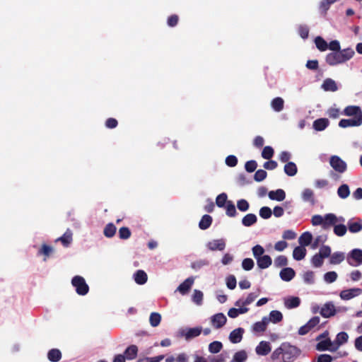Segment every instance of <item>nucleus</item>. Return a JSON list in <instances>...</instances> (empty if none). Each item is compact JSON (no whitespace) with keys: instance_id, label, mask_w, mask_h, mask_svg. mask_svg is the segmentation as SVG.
<instances>
[{"instance_id":"54","label":"nucleus","mask_w":362,"mask_h":362,"mask_svg":"<svg viewBox=\"0 0 362 362\" xmlns=\"http://www.w3.org/2000/svg\"><path fill=\"white\" fill-rule=\"evenodd\" d=\"M324 262V258L318 253L315 254L311 259V263L315 267H320Z\"/></svg>"},{"instance_id":"1","label":"nucleus","mask_w":362,"mask_h":362,"mask_svg":"<svg viewBox=\"0 0 362 362\" xmlns=\"http://www.w3.org/2000/svg\"><path fill=\"white\" fill-rule=\"evenodd\" d=\"M354 55V51L351 48H346L327 54L325 57V62L329 66H336L347 62Z\"/></svg>"},{"instance_id":"17","label":"nucleus","mask_w":362,"mask_h":362,"mask_svg":"<svg viewBox=\"0 0 362 362\" xmlns=\"http://www.w3.org/2000/svg\"><path fill=\"white\" fill-rule=\"evenodd\" d=\"M257 264L259 269H264L272 265V259L269 255H264L260 258H257Z\"/></svg>"},{"instance_id":"57","label":"nucleus","mask_w":362,"mask_h":362,"mask_svg":"<svg viewBox=\"0 0 362 362\" xmlns=\"http://www.w3.org/2000/svg\"><path fill=\"white\" fill-rule=\"evenodd\" d=\"M164 358V355H158L153 357H145L143 358H140L136 362H160Z\"/></svg>"},{"instance_id":"43","label":"nucleus","mask_w":362,"mask_h":362,"mask_svg":"<svg viewBox=\"0 0 362 362\" xmlns=\"http://www.w3.org/2000/svg\"><path fill=\"white\" fill-rule=\"evenodd\" d=\"M269 322L271 321L273 323H278L283 319L282 313L279 310H272L269 313Z\"/></svg>"},{"instance_id":"9","label":"nucleus","mask_w":362,"mask_h":362,"mask_svg":"<svg viewBox=\"0 0 362 362\" xmlns=\"http://www.w3.org/2000/svg\"><path fill=\"white\" fill-rule=\"evenodd\" d=\"M211 321L215 328L219 329L226 323L227 319L223 313H217L211 317Z\"/></svg>"},{"instance_id":"50","label":"nucleus","mask_w":362,"mask_h":362,"mask_svg":"<svg viewBox=\"0 0 362 362\" xmlns=\"http://www.w3.org/2000/svg\"><path fill=\"white\" fill-rule=\"evenodd\" d=\"M252 254L254 257L257 259V258H260L262 257L264 253V247L260 245H256L252 248Z\"/></svg>"},{"instance_id":"3","label":"nucleus","mask_w":362,"mask_h":362,"mask_svg":"<svg viewBox=\"0 0 362 362\" xmlns=\"http://www.w3.org/2000/svg\"><path fill=\"white\" fill-rule=\"evenodd\" d=\"M284 358L287 361H292L300 354V350L288 343H283Z\"/></svg>"},{"instance_id":"29","label":"nucleus","mask_w":362,"mask_h":362,"mask_svg":"<svg viewBox=\"0 0 362 362\" xmlns=\"http://www.w3.org/2000/svg\"><path fill=\"white\" fill-rule=\"evenodd\" d=\"M57 241H60L64 247H68L72 242V232L68 229Z\"/></svg>"},{"instance_id":"25","label":"nucleus","mask_w":362,"mask_h":362,"mask_svg":"<svg viewBox=\"0 0 362 362\" xmlns=\"http://www.w3.org/2000/svg\"><path fill=\"white\" fill-rule=\"evenodd\" d=\"M336 1H337V0H322L319 6L320 13L325 16L330 6Z\"/></svg>"},{"instance_id":"15","label":"nucleus","mask_w":362,"mask_h":362,"mask_svg":"<svg viewBox=\"0 0 362 362\" xmlns=\"http://www.w3.org/2000/svg\"><path fill=\"white\" fill-rule=\"evenodd\" d=\"M244 329L239 327L233 330L229 335L230 341L233 344L239 343L243 339Z\"/></svg>"},{"instance_id":"36","label":"nucleus","mask_w":362,"mask_h":362,"mask_svg":"<svg viewBox=\"0 0 362 362\" xmlns=\"http://www.w3.org/2000/svg\"><path fill=\"white\" fill-rule=\"evenodd\" d=\"M349 231L352 233H356L362 230V220L356 222L349 221L347 223Z\"/></svg>"},{"instance_id":"63","label":"nucleus","mask_w":362,"mask_h":362,"mask_svg":"<svg viewBox=\"0 0 362 362\" xmlns=\"http://www.w3.org/2000/svg\"><path fill=\"white\" fill-rule=\"evenodd\" d=\"M192 300L197 305H201L203 300V293L199 290H194L192 295Z\"/></svg>"},{"instance_id":"21","label":"nucleus","mask_w":362,"mask_h":362,"mask_svg":"<svg viewBox=\"0 0 362 362\" xmlns=\"http://www.w3.org/2000/svg\"><path fill=\"white\" fill-rule=\"evenodd\" d=\"M322 88L325 91L335 92L337 90L338 87L336 82L332 78H326L322 85Z\"/></svg>"},{"instance_id":"5","label":"nucleus","mask_w":362,"mask_h":362,"mask_svg":"<svg viewBox=\"0 0 362 362\" xmlns=\"http://www.w3.org/2000/svg\"><path fill=\"white\" fill-rule=\"evenodd\" d=\"M329 164L335 171L339 173H344L347 168L346 163L337 156H331Z\"/></svg>"},{"instance_id":"6","label":"nucleus","mask_w":362,"mask_h":362,"mask_svg":"<svg viewBox=\"0 0 362 362\" xmlns=\"http://www.w3.org/2000/svg\"><path fill=\"white\" fill-rule=\"evenodd\" d=\"M337 313L335 306L332 302H327L323 305L320 310V315L325 318L334 316Z\"/></svg>"},{"instance_id":"12","label":"nucleus","mask_w":362,"mask_h":362,"mask_svg":"<svg viewBox=\"0 0 362 362\" xmlns=\"http://www.w3.org/2000/svg\"><path fill=\"white\" fill-rule=\"evenodd\" d=\"M296 275L295 271L291 267L282 269L279 273L281 279L284 281H291Z\"/></svg>"},{"instance_id":"61","label":"nucleus","mask_w":362,"mask_h":362,"mask_svg":"<svg viewBox=\"0 0 362 362\" xmlns=\"http://www.w3.org/2000/svg\"><path fill=\"white\" fill-rule=\"evenodd\" d=\"M254 265V261L251 258H245L242 262V267L245 271L251 270Z\"/></svg>"},{"instance_id":"18","label":"nucleus","mask_w":362,"mask_h":362,"mask_svg":"<svg viewBox=\"0 0 362 362\" xmlns=\"http://www.w3.org/2000/svg\"><path fill=\"white\" fill-rule=\"evenodd\" d=\"M269 198L272 200L281 202L286 198V193L281 189H278L275 191H270L268 194Z\"/></svg>"},{"instance_id":"62","label":"nucleus","mask_w":362,"mask_h":362,"mask_svg":"<svg viewBox=\"0 0 362 362\" xmlns=\"http://www.w3.org/2000/svg\"><path fill=\"white\" fill-rule=\"evenodd\" d=\"M303 280L308 284H313L315 282V274L312 271H308L303 274Z\"/></svg>"},{"instance_id":"11","label":"nucleus","mask_w":362,"mask_h":362,"mask_svg":"<svg viewBox=\"0 0 362 362\" xmlns=\"http://www.w3.org/2000/svg\"><path fill=\"white\" fill-rule=\"evenodd\" d=\"M361 288H351L344 290L340 293V297L343 300H349L355 296H358L361 293Z\"/></svg>"},{"instance_id":"60","label":"nucleus","mask_w":362,"mask_h":362,"mask_svg":"<svg viewBox=\"0 0 362 362\" xmlns=\"http://www.w3.org/2000/svg\"><path fill=\"white\" fill-rule=\"evenodd\" d=\"M131 231L127 227H122L119 229V237L120 239L127 240L131 236Z\"/></svg>"},{"instance_id":"56","label":"nucleus","mask_w":362,"mask_h":362,"mask_svg":"<svg viewBox=\"0 0 362 362\" xmlns=\"http://www.w3.org/2000/svg\"><path fill=\"white\" fill-rule=\"evenodd\" d=\"M272 215V209L268 206H262L259 209V216L264 219L269 218Z\"/></svg>"},{"instance_id":"55","label":"nucleus","mask_w":362,"mask_h":362,"mask_svg":"<svg viewBox=\"0 0 362 362\" xmlns=\"http://www.w3.org/2000/svg\"><path fill=\"white\" fill-rule=\"evenodd\" d=\"M347 228L344 224L334 225V233L337 236H343L346 234Z\"/></svg>"},{"instance_id":"48","label":"nucleus","mask_w":362,"mask_h":362,"mask_svg":"<svg viewBox=\"0 0 362 362\" xmlns=\"http://www.w3.org/2000/svg\"><path fill=\"white\" fill-rule=\"evenodd\" d=\"M225 206L226 209L227 216L230 217H234L236 216V209L232 201H228Z\"/></svg>"},{"instance_id":"42","label":"nucleus","mask_w":362,"mask_h":362,"mask_svg":"<svg viewBox=\"0 0 362 362\" xmlns=\"http://www.w3.org/2000/svg\"><path fill=\"white\" fill-rule=\"evenodd\" d=\"M332 345V341L329 339L323 340L317 343L316 348L318 351H326L331 350L334 351L335 349H329V346Z\"/></svg>"},{"instance_id":"51","label":"nucleus","mask_w":362,"mask_h":362,"mask_svg":"<svg viewBox=\"0 0 362 362\" xmlns=\"http://www.w3.org/2000/svg\"><path fill=\"white\" fill-rule=\"evenodd\" d=\"M227 194L226 193H221L218 194L216 199V204L218 207H224L227 202H228L227 200Z\"/></svg>"},{"instance_id":"45","label":"nucleus","mask_w":362,"mask_h":362,"mask_svg":"<svg viewBox=\"0 0 362 362\" xmlns=\"http://www.w3.org/2000/svg\"><path fill=\"white\" fill-rule=\"evenodd\" d=\"M53 252V248L51 246H49L46 244H43L38 251V255H43L45 256L44 260H46L47 257H48Z\"/></svg>"},{"instance_id":"39","label":"nucleus","mask_w":362,"mask_h":362,"mask_svg":"<svg viewBox=\"0 0 362 362\" xmlns=\"http://www.w3.org/2000/svg\"><path fill=\"white\" fill-rule=\"evenodd\" d=\"M302 198L305 202H310L312 204H315V198L313 191L310 189H305L302 193Z\"/></svg>"},{"instance_id":"20","label":"nucleus","mask_w":362,"mask_h":362,"mask_svg":"<svg viewBox=\"0 0 362 362\" xmlns=\"http://www.w3.org/2000/svg\"><path fill=\"white\" fill-rule=\"evenodd\" d=\"M138 354V347L136 345H130L124 353V356L127 360L135 359Z\"/></svg>"},{"instance_id":"47","label":"nucleus","mask_w":362,"mask_h":362,"mask_svg":"<svg viewBox=\"0 0 362 362\" xmlns=\"http://www.w3.org/2000/svg\"><path fill=\"white\" fill-rule=\"evenodd\" d=\"M288 264V259L284 255H279L274 259V266L276 267H286Z\"/></svg>"},{"instance_id":"23","label":"nucleus","mask_w":362,"mask_h":362,"mask_svg":"<svg viewBox=\"0 0 362 362\" xmlns=\"http://www.w3.org/2000/svg\"><path fill=\"white\" fill-rule=\"evenodd\" d=\"M268 323L269 319L267 317H264L262 321L257 322L254 324L253 329L257 332H264L267 329Z\"/></svg>"},{"instance_id":"26","label":"nucleus","mask_w":362,"mask_h":362,"mask_svg":"<svg viewBox=\"0 0 362 362\" xmlns=\"http://www.w3.org/2000/svg\"><path fill=\"white\" fill-rule=\"evenodd\" d=\"M306 255V249L303 246L296 247L293 251V257L296 260H301Z\"/></svg>"},{"instance_id":"58","label":"nucleus","mask_w":362,"mask_h":362,"mask_svg":"<svg viewBox=\"0 0 362 362\" xmlns=\"http://www.w3.org/2000/svg\"><path fill=\"white\" fill-rule=\"evenodd\" d=\"M267 176V173L264 170L259 169L254 175V180L256 182L263 181Z\"/></svg>"},{"instance_id":"52","label":"nucleus","mask_w":362,"mask_h":362,"mask_svg":"<svg viewBox=\"0 0 362 362\" xmlns=\"http://www.w3.org/2000/svg\"><path fill=\"white\" fill-rule=\"evenodd\" d=\"M349 336L346 332H339L336 337L335 343L337 346H340L348 341Z\"/></svg>"},{"instance_id":"32","label":"nucleus","mask_w":362,"mask_h":362,"mask_svg":"<svg viewBox=\"0 0 362 362\" xmlns=\"http://www.w3.org/2000/svg\"><path fill=\"white\" fill-rule=\"evenodd\" d=\"M212 223V217L209 215L205 214L202 216L199 223V227L202 230H206L210 227Z\"/></svg>"},{"instance_id":"41","label":"nucleus","mask_w":362,"mask_h":362,"mask_svg":"<svg viewBox=\"0 0 362 362\" xmlns=\"http://www.w3.org/2000/svg\"><path fill=\"white\" fill-rule=\"evenodd\" d=\"M337 194L341 199L347 198L350 194V190L348 185L343 184L337 189Z\"/></svg>"},{"instance_id":"64","label":"nucleus","mask_w":362,"mask_h":362,"mask_svg":"<svg viewBox=\"0 0 362 362\" xmlns=\"http://www.w3.org/2000/svg\"><path fill=\"white\" fill-rule=\"evenodd\" d=\"M318 254L324 259L331 256V248L328 245H322L319 250Z\"/></svg>"},{"instance_id":"24","label":"nucleus","mask_w":362,"mask_h":362,"mask_svg":"<svg viewBox=\"0 0 362 362\" xmlns=\"http://www.w3.org/2000/svg\"><path fill=\"white\" fill-rule=\"evenodd\" d=\"M328 125L329 120L326 118H320L313 122V128L317 131H323Z\"/></svg>"},{"instance_id":"35","label":"nucleus","mask_w":362,"mask_h":362,"mask_svg":"<svg viewBox=\"0 0 362 362\" xmlns=\"http://www.w3.org/2000/svg\"><path fill=\"white\" fill-rule=\"evenodd\" d=\"M313 236L310 232L303 233L298 239V242L302 246H308L312 242Z\"/></svg>"},{"instance_id":"16","label":"nucleus","mask_w":362,"mask_h":362,"mask_svg":"<svg viewBox=\"0 0 362 362\" xmlns=\"http://www.w3.org/2000/svg\"><path fill=\"white\" fill-rule=\"evenodd\" d=\"M256 353L260 356H266L271 351L269 342L262 341L255 349Z\"/></svg>"},{"instance_id":"10","label":"nucleus","mask_w":362,"mask_h":362,"mask_svg":"<svg viewBox=\"0 0 362 362\" xmlns=\"http://www.w3.org/2000/svg\"><path fill=\"white\" fill-rule=\"evenodd\" d=\"M344 115L346 116H354V118H358L362 116V111L359 106L349 105L344 110Z\"/></svg>"},{"instance_id":"53","label":"nucleus","mask_w":362,"mask_h":362,"mask_svg":"<svg viewBox=\"0 0 362 362\" xmlns=\"http://www.w3.org/2000/svg\"><path fill=\"white\" fill-rule=\"evenodd\" d=\"M274 151L272 147L269 146H265L262 151V156L263 158L269 160L274 156Z\"/></svg>"},{"instance_id":"14","label":"nucleus","mask_w":362,"mask_h":362,"mask_svg":"<svg viewBox=\"0 0 362 362\" xmlns=\"http://www.w3.org/2000/svg\"><path fill=\"white\" fill-rule=\"evenodd\" d=\"M208 248L210 250L215 251V250H220L222 251L226 247V243L223 239H218V240H214L211 242H209Z\"/></svg>"},{"instance_id":"31","label":"nucleus","mask_w":362,"mask_h":362,"mask_svg":"<svg viewBox=\"0 0 362 362\" xmlns=\"http://www.w3.org/2000/svg\"><path fill=\"white\" fill-rule=\"evenodd\" d=\"M345 255L342 252H334L329 259V263L332 264H338L344 260Z\"/></svg>"},{"instance_id":"33","label":"nucleus","mask_w":362,"mask_h":362,"mask_svg":"<svg viewBox=\"0 0 362 362\" xmlns=\"http://www.w3.org/2000/svg\"><path fill=\"white\" fill-rule=\"evenodd\" d=\"M202 328L200 327L189 328L184 334V336L186 339H190L198 337L202 333Z\"/></svg>"},{"instance_id":"30","label":"nucleus","mask_w":362,"mask_h":362,"mask_svg":"<svg viewBox=\"0 0 362 362\" xmlns=\"http://www.w3.org/2000/svg\"><path fill=\"white\" fill-rule=\"evenodd\" d=\"M257 221V216L254 214H247L242 219V224L244 226L249 227L255 224Z\"/></svg>"},{"instance_id":"37","label":"nucleus","mask_w":362,"mask_h":362,"mask_svg":"<svg viewBox=\"0 0 362 362\" xmlns=\"http://www.w3.org/2000/svg\"><path fill=\"white\" fill-rule=\"evenodd\" d=\"M248 310H249V309L246 307L240 308H232L229 309V310L228 312V315L231 318H235L240 314L246 313Z\"/></svg>"},{"instance_id":"22","label":"nucleus","mask_w":362,"mask_h":362,"mask_svg":"<svg viewBox=\"0 0 362 362\" xmlns=\"http://www.w3.org/2000/svg\"><path fill=\"white\" fill-rule=\"evenodd\" d=\"M300 304V299L298 297H289L284 300V305L288 309H293L298 307Z\"/></svg>"},{"instance_id":"2","label":"nucleus","mask_w":362,"mask_h":362,"mask_svg":"<svg viewBox=\"0 0 362 362\" xmlns=\"http://www.w3.org/2000/svg\"><path fill=\"white\" fill-rule=\"evenodd\" d=\"M71 284L76 288V292L80 296H85L89 291V286L83 277L75 276L71 279Z\"/></svg>"},{"instance_id":"38","label":"nucleus","mask_w":362,"mask_h":362,"mask_svg":"<svg viewBox=\"0 0 362 362\" xmlns=\"http://www.w3.org/2000/svg\"><path fill=\"white\" fill-rule=\"evenodd\" d=\"M116 230V226L113 223H110L105 226L103 234L107 238H112L115 235Z\"/></svg>"},{"instance_id":"40","label":"nucleus","mask_w":362,"mask_h":362,"mask_svg":"<svg viewBox=\"0 0 362 362\" xmlns=\"http://www.w3.org/2000/svg\"><path fill=\"white\" fill-rule=\"evenodd\" d=\"M315 43L317 48L321 52L326 51L328 49L327 42L320 36L315 37Z\"/></svg>"},{"instance_id":"28","label":"nucleus","mask_w":362,"mask_h":362,"mask_svg":"<svg viewBox=\"0 0 362 362\" xmlns=\"http://www.w3.org/2000/svg\"><path fill=\"white\" fill-rule=\"evenodd\" d=\"M271 106L274 111L281 112L284 109V101L281 98L276 97L272 100Z\"/></svg>"},{"instance_id":"34","label":"nucleus","mask_w":362,"mask_h":362,"mask_svg":"<svg viewBox=\"0 0 362 362\" xmlns=\"http://www.w3.org/2000/svg\"><path fill=\"white\" fill-rule=\"evenodd\" d=\"M298 171L296 165L293 162H288L284 165V172L288 176H294Z\"/></svg>"},{"instance_id":"4","label":"nucleus","mask_w":362,"mask_h":362,"mask_svg":"<svg viewBox=\"0 0 362 362\" xmlns=\"http://www.w3.org/2000/svg\"><path fill=\"white\" fill-rule=\"evenodd\" d=\"M347 262L353 267L362 264V250L358 248L352 250L348 254Z\"/></svg>"},{"instance_id":"8","label":"nucleus","mask_w":362,"mask_h":362,"mask_svg":"<svg viewBox=\"0 0 362 362\" xmlns=\"http://www.w3.org/2000/svg\"><path fill=\"white\" fill-rule=\"evenodd\" d=\"M194 278L192 276L186 279L182 284L179 285L177 291H179L182 295L187 294L194 284Z\"/></svg>"},{"instance_id":"59","label":"nucleus","mask_w":362,"mask_h":362,"mask_svg":"<svg viewBox=\"0 0 362 362\" xmlns=\"http://www.w3.org/2000/svg\"><path fill=\"white\" fill-rule=\"evenodd\" d=\"M298 33L303 39H307L309 35V28L305 25H300Z\"/></svg>"},{"instance_id":"13","label":"nucleus","mask_w":362,"mask_h":362,"mask_svg":"<svg viewBox=\"0 0 362 362\" xmlns=\"http://www.w3.org/2000/svg\"><path fill=\"white\" fill-rule=\"evenodd\" d=\"M337 218L334 214H327L323 217V229L327 230L331 226H334L337 222Z\"/></svg>"},{"instance_id":"49","label":"nucleus","mask_w":362,"mask_h":362,"mask_svg":"<svg viewBox=\"0 0 362 362\" xmlns=\"http://www.w3.org/2000/svg\"><path fill=\"white\" fill-rule=\"evenodd\" d=\"M247 354L245 351L236 352L230 362H244L247 359Z\"/></svg>"},{"instance_id":"46","label":"nucleus","mask_w":362,"mask_h":362,"mask_svg":"<svg viewBox=\"0 0 362 362\" xmlns=\"http://www.w3.org/2000/svg\"><path fill=\"white\" fill-rule=\"evenodd\" d=\"M223 348V344L221 342L215 341L210 343L209 346V351L211 354H217Z\"/></svg>"},{"instance_id":"27","label":"nucleus","mask_w":362,"mask_h":362,"mask_svg":"<svg viewBox=\"0 0 362 362\" xmlns=\"http://www.w3.org/2000/svg\"><path fill=\"white\" fill-rule=\"evenodd\" d=\"M47 358L52 362H58L62 358V353L57 349H52L47 353Z\"/></svg>"},{"instance_id":"19","label":"nucleus","mask_w":362,"mask_h":362,"mask_svg":"<svg viewBox=\"0 0 362 362\" xmlns=\"http://www.w3.org/2000/svg\"><path fill=\"white\" fill-rule=\"evenodd\" d=\"M134 279L139 285H143L146 283L148 276L144 270H137L134 274Z\"/></svg>"},{"instance_id":"7","label":"nucleus","mask_w":362,"mask_h":362,"mask_svg":"<svg viewBox=\"0 0 362 362\" xmlns=\"http://www.w3.org/2000/svg\"><path fill=\"white\" fill-rule=\"evenodd\" d=\"M362 124V116L358 118L342 119L339 122V126L341 128L349 127H358Z\"/></svg>"},{"instance_id":"44","label":"nucleus","mask_w":362,"mask_h":362,"mask_svg":"<svg viewBox=\"0 0 362 362\" xmlns=\"http://www.w3.org/2000/svg\"><path fill=\"white\" fill-rule=\"evenodd\" d=\"M161 321V315L158 313H152L150 315L149 322L152 327H156L159 325Z\"/></svg>"}]
</instances>
